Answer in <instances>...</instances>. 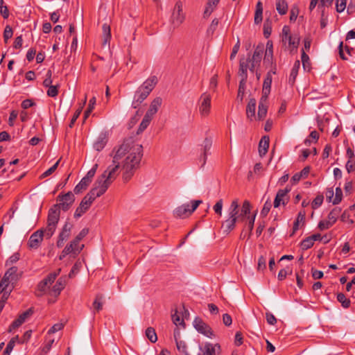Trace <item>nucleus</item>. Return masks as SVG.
<instances>
[{
    "mask_svg": "<svg viewBox=\"0 0 355 355\" xmlns=\"http://www.w3.org/2000/svg\"><path fill=\"white\" fill-rule=\"evenodd\" d=\"M104 296L102 294H97L92 304L93 313L99 312L102 310L103 306Z\"/></svg>",
    "mask_w": 355,
    "mask_h": 355,
    "instance_id": "23",
    "label": "nucleus"
},
{
    "mask_svg": "<svg viewBox=\"0 0 355 355\" xmlns=\"http://www.w3.org/2000/svg\"><path fill=\"white\" fill-rule=\"evenodd\" d=\"M282 42L286 45L288 43V47L291 50L297 49L300 43V36L298 34H291L289 26H284L282 31Z\"/></svg>",
    "mask_w": 355,
    "mask_h": 355,
    "instance_id": "6",
    "label": "nucleus"
},
{
    "mask_svg": "<svg viewBox=\"0 0 355 355\" xmlns=\"http://www.w3.org/2000/svg\"><path fill=\"white\" fill-rule=\"evenodd\" d=\"M4 276L10 281L15 283L18 279L17 268L15 266H10L4 274Z\"/></svg>",
    "mask_w": 355,
    "mask_h": 355,
    "instance_id": "31",
    "label": "nucleus"
},
{
    "mask_svg": "<svg viewBox=\"0 0 355 355\" xmlns=\"http://www.w3.org/2000/svg\"><path fill=\"white\" fill-rule=\"evenodd\" d=\"M60 269L57 272L49 273L45 278L39 282L36 289V295L42 296L43 295H49L57 297L65 286V281L62 277L59 278L54 285H52L60 274Z\"/></svg>",
    "mask_w": 355,
    "mask_h": 355,
    "instance_id": "5",
    "label": "nucleus"
},
{
    "mask_svg": "<svg viewBox=\"0 0 355 355\" xmlns=\"http://www.w3.org/2000/svg\"><path fill=\"white\" fill-rule=\"evenodd\" d=\"M72 227L73 225L71 223H65L58 235V239L56 243L58 248L62 247L64 243L69 238Z\"/></svg>",
    "mask_w": 355,
    "mask_h": 355,
    "instance_id": "14",
    "label": "nucleus"
},
{
    "mask_svg": "<svg viewBox=\"0 0 355 355\" xmlns=\"http://www.w3.org/2000/svg\"><path fill=\"white\" fill-rule=\"evenodd\" d=\"M60 163V160H58L51 168H49L48 170L44 171L41 175L40 178H44L49 175H51L53 173L55 172V171L57 169L58 165Z\"/></svg>",
    "mask_w": 355,
    "mask_h": 355,
    "instance_id": "48",
    "label": "nucleus"
},
{
    "mask_svg": "<svg viewBox=\"0 0 355 355\" xmlns=\"http://www.w3.org/2000/svg\"><path fill=\"white\" fill-rule=\"evenodd\" d=\"M90 182L86 180L85 178H82L80 182L75 187L74 192L78 194L81 193L83 190H85Z\"/></svg>",
    "mask_w": 355,
    "mask_h": 355,
    "instance_id": "37",
    "label": "nucleus"
},
{
    "mask_svg": "<svg viewBox=\"0 0 355 355\" xmlns=\"http://www.w3.org/2000/svg\"><path fill=\"white\" fill-rule=\"evenodd\" d=\"M201 203L202 200H198L191 201V205L183 204L173 211V214L175 217L186 218L190 216Z\"/></svg>",
    "mask_w": 355,
    "mask_h": 355,
    "instance_id": "7",
    "label": "nucleus"
},
{
    "mask_svg": "<svg viewBox=\"0 0 355 355\" xmlns=\"http://www.w3.org/2000/svg\"><path fill=\"white\" fill-rule=\"evenodd\" d=\"M31 314L32 311L31 309L21 313L17 319L13 321L12 324L10 326L8 331L10 332L12 329L18 328L19 326H21Z\"/></svg>",
    "mask_w": 355,
    "mask_h": 355,
    "instance_id": "19",
    "label": "nucleus"
},
{
    "mask_svg": "<svg viewBox=\"0 0 355 355\" xmlns=\"http://www.w3.org/2000/svg\"><path fill=\"white\" fill-rule=\"evenodd\" d=\"M248 64L247 62L243 60L240 61L239 70V76L241 77V80L243 82H246L248 78Z\"/></svg>",
    "mask_w": 355,
    "mask_h": 355,
    "instance_id": "30",
    "label": "nucleus"
},
{
    "mask_svg": "<svg viewBox=\"0 0 355 355\" xmlns=\"http://www.w3.org/2000/svg\"><path fill=\"white\" fill-rule=\"evenodd\" d=\"M276 8L280 15H284L288 10V5L285 0H278L276 3Z\"/></svg>",
    "mask_w": 355,
    "mask_h": 355,
    "instance_id": "36",
    "label": "nucleus"
},
{
    "mask_svg": "<svg viewBox=\"0 0 355 355\" xmlns=\"http://www.w3.org/2000/svg\"><path fill=\"white\" fill-rule=\"evenodd\" d=\"M153 118L150 117V116L145 114L141 123L139 124V128H138V133L142 132L144 131L147 127L150 125V121H152Z\"/></svg>",
    "mask_w": 355,
    "mask_h": 355,
    "instance_id": "34",
    "label": "nucleus"
},
{
    "mask_svg": "<svg viewBox=\"0 0 355 355\" xmlns=\"http://www.w3.org/2000/svg\"><path fill=\"white\" fill-rule=\"evenodd\" d=\"M211 96L207 92H204L200 96L198 104V110L201 116L207 117L211 112Z\"/></svg>",
    "mask_w": 355,
    "mask_h": 355,
    "instance_id": "9",
    "label": "nucleus"
},
{
    "mask_svg": "<svg viewBox=\"0 0 355 355\" xmlns=\"http://www.w3.org/2000/svg\"><path fill=\"white\" fill-rule=\"evenodd\" d=\"M313 244V239L310 236H308L301 242V248L302 250H306L311 248Z\"/></svg>",
    "mask_w": 355,
    "mask_h": 355,
    "instance_id": "46",
    "label": "nucleus"
},
{
    "mask_svg": "<svg viewBox=\"0 0 355 355\" xmlns=\"http://www.w3.org/2000/svg\"><path fill=\"white\" fill-rule=\"evenodd\" d=\"M337 300L340 303H341L343 307L345 309H347L350 306V300L342 293L337 295Z\"/></svg>",
    "mask_w": 355,
    "mask_h": 355,
    "instance_id": "41",
    "label": "nucleus"
},
{
    "mask_svg": "<svg viewBox=\"0 0 355 355\" xmlns=\"http://www.w3.org/2000/svg\"><path fill=\"white\" fill-rule=\"evenodd\" d=\"M185 15L182 11V5L180 2L176 3L173 11L171 23L173 28L179 27L184 21Z\"/></svg>",
    "mask_w": 355,
    "mask_h": 355,
    "instance_id": "10",
    "label": "nucleus"
},
{
    "mask_svg": "<svg viewBox=\"0 0 355 355\" xmlns=\"http://www.w3.org/2000/svg\"><path fill=\"white\" fill-rule=\"evenodd\" d=\"M347 0H336V8L338 12H342L346 8Z\"/></svg>",
    "mask_w": 355,
    "mask_h": 355,
    "instance_id": "53",
    "label": "nucleus"
},
{
    "mask_svg": "<svg viewBox=\"0 0 355 355\" xmlns=\"http://www.w3.org/2000/svg\"><path fill=\"white\" fill-rule=\"evenodd\" d=\"M44 236L48 239L46 234V228L37 230L31 235L28 241V246L31 249H37Z\"/></svg>",
    "mask_w": 355,
    "mask_h": 355,
    "instance_id": "12",
    "label": "nucleus"
},
{
    "mask_svg": "<svg viewBox=\"0 0 355 355\" xmlns=\"http://www.w3.org/2000/svg\"><path fill=\"white\" fill-rule=\"evenodd\" d=\"M269 148V137L264 136L261 138L259 144V153L261 157L264 156Z\"/></svg>",
    "mask_w": 355,
    "mask_h": 355,
    "instance_id": "26",
    "label": "nucleus"
},
{
    "mask_svg": "<svg viewBox=\"0 0 355 355\" xmlns=\"http://www.w3.org/2000/svg\"><path fill=\"white\" fill-rule=\"evenodd\" d=\"M306 213L304 211H300L297 214L296 220L293 224V234H294L298 229L300 223L304 224Z\"/></svg>",
    "mask_w": 355,
    "mask_h": 355,
    "instance_id": "32",
    "label": "nucleus"
},
{
    "mask_svg": "<svg viewBox=\"0 0 355 355\" xmlns=\"http://www.w3.org/2000/svg\"><path fill=\"white\" fill-rule=\"evenodd\" d=\"M108 140L107 135L106 132H101L95 141L94 142L93 147L97 151L102 150Z\"/></svg>",
    "mask_w": 355,
    "mask_h": 355,
    "instance_id": "18",
    "label": "nucleus"
},
{
    "mask_svg": "<svg viewBox=\"0 0 355 355\" xmlns=\"http://www.w3.org/2000/svg\"><path fill=\"white\" fill-rule=\"evenodd\" d=\"M97 167L98 164H94V166L87 172V175L83 178L91 182L93 177L96 173Z\"/></svg>",
    "mask_w": 355,
    "mask_h": 355,
    "instance_id": "56",
    "label": "nucleus"
},
{
    "mask_svg": "<svg viewBox=\"0 0 355 355\" xmlns=\"http://www.w3.org/2000/svg\"><path fill=\"white\" fill-rule=\"evenodd\" d=\"M158 79L155 76H151L147 78L141 85L150 92L156 86Z\"/></svg>",
    "mask_w": 355,
    "mask_h": 355,
    "instance_id": "27",
    "label": "nucleus"
},
{
    "mask_svg": "<svg viewBox=\"0 0 355 355\" xmlns=\"http://www.w3.org/2000/svg\"><path fill=\"white\" fill-rule=\"evenodd\" d=\"M146 336L151 343H154L157 340L156 332L153 327H148L146 329Z\"/></svg>",
    "mask_w": 355,
    "mask_h": 355,
    "instance_id": "40",
    "label": "nucleus"
},
{
    "mask_svg": "<svg viewBox=\"0 0 355 355\" xmlns=\"http://www.w3.org/2000/svg\"><path fill=\"white\" fill-rule=\"evenodd\" d=\"M200 353L198 355H220L221 347L218 343L206 342L199 346Z\"/></svg>",
    "mask_w": 355,
    "mask_h": 355,
    "instance_id": "11",
    "label": "nucleus"
},
{
    "mask_svg": "<svg viewBox=\"0 0 355 355\" xmlns=\"http://www.w3.org/2000/svg\"><path fill=\"white\" fill-rule=\"evenodd\" d=\"M343 198V191L342 189L340 187H336L335 191V196L334 199L332 200V203L334 205H338L339 204Z\"/></svg>",
    "mask_w": 355,
    "mask_h": 355,
    "instance_id": "45",
    "label": "nucleus"
},
{
    "mask_svg": "<svg viewBox=\"0 0 355 355\" xmlns=\"http://www.w3.org/2000/svg\"><path fill=\"white\" fill-rule=\"evenodd\" d=\"M16 342H19V336H16L15 337L12 338L9 343H8L6 349L4 351L5 355H10L12 350L13 349L15 345Z\"/></svg>",
    "mask_w": 355,
    "mask_h": 355,
    "instance_id": "39",
    "label": "nucleus"
},
{
    "mask_svg": "<svg viewBox=\"0 0 355 355\" xmlns=\"http://www.w3.org/2000/svg\"><path fill=\"white\" fill-rule=\"evenodd\" d=\"M103 30V45L106 46L109 44L110 39H111V33H110V26L107 24H104L102 26Z\"/></svg>",
    "mask_w": 355,
    "mask_h": 355,
    "instance_id": "29",
    "label": "nucleus"
},
{
    "mask_svg": "<svg viewBox=\"0 0 355 355\" xmlns=\"http://www.w3.org/2000/svg\"><path fill=\"white\" fill-rule=\"evenodd\" d=\"M250 202L245 200L241 210H239L238 200H234L229 207L228 218L224 221L222 225L224 232L228 234L233 230L237 222L243 221L245 217L250 214Z\"/></svg>",
    "mask_w": 355,
    "mask_h": 355,
    "instance_id": "4",
    "label": "nucleus"
},
{
    "mask_svg": "<svg viewBox=\"0 0 355 355\" xmlns=\"http://www.w3.org/2000/svg\"><path fill=\"white\" fill-rule=\"evenodd\" d=\"M12 35H13L12 28L9 25H7L5 27L4 32H3V40H4L5 43L8 42V40L12 37Z\"/></svg>",
    "mask_w": 355,
    "mask_h": 355,
    "instance_id": "49",
    "label": "nucleus"
},
{
    "mask_svg": "<svg viewBox=\"0 0 355 355\" xmlns=\"http://www.w3.org/2000/svg\"><path fill=\"white\" fill-rule=\"evenodd\" d=\"M84 248V245L79 243L75 239H73L70 243H69L60 255V259H63L66 256L70 255L75 258L77 257Z\"/></svg>",
    "mask_w": 355,
    "mask_h": 355,
    "instance_id": "8",
    "label": "nucleus"
},
{
    "mask_svg": "<svg viewBox=\"0 0 355 355\" xmlns=\"http://www.w3.org/2000/svg\"><path fill=\"white\" fill-rule=\"evenodd\" d=\"M290 191L291 188L286 187L277 191L274 200V207L275 208L279 207L281 205H285L288 202V193Z\"/></svg>",
    "mask_w": 355,
    "mask_h": 355,
    "instance_id": "15",
    "label": "nucleus"
},
{
    "mask_svg": "<svg viewBox=\"0 0 355 355\" xmlns=\"http://www.w3.org/2000/svg\"><path fill=\"white\" fill-rule=\"evenodd\" d=\"M96 105V97L93 96L89 102V105L84 113V119L85 120L91 114Z\"/></svg>",
    "mask_w": 355,
    "mask_h": 355,
    "instance_id": "42",
    "label": "nucleus"
},
{
    "mask_svg": "<svg viewBox=\"0 0 355 355\" xmlns=\"http://www.w3.org/2000/svg\"><path fill=\"white\" fill-rule=\"evenodd\" d=\"M219 1L220 0H208L203 13L205 18L208 17L214 12Z\"/></svg>",
    "mask_w": 355,
    "mask_h": 355,
    "instance_id": "25",
    "label": "nucleus"
},
{
    "mask_svg": "<svg viewBox=\"0 0 355 355\" xmlns=\"http://www.w3.org/2000/svg\"><path fill=\"white\" fill-rule=\"evenodd\" d=\"M52 71L51 70H48V71L46 73V78L43 81V85L45 87H49L52 85L53 80H52Z\"/></svg>",
    "mask_w": 355,
    "mask_h": 355,
    "instance_id": "55",
    "label": "nucleus"
},
{
    "mask_svg": "<svg viewBox=\"0 0 355 355\" xmlns=\"http://www.w3.org/2000/svg\"><path fill=\"white\" fill-rule=\"evenodd\" d=\"M193 326L199 333L205 335V336L208 338H212V336H214L211 328L207 324L204 322L202 319L196 318L193 320Z\"/></svg>",
    "mask_w": 355,
    "mask_h": 355,
    "instance_id": "13",
    "label": "nucleus"
},
{
    "mask_svg": "<svg viewBox=\"0 0 355 355\" xmlns=\"http://www.w3.org/2000/svg\"><path fill=\"white\" fill-rule=\"evenodd\" d=\"M300 64L299 61H296L295 62V64H293V67L291 73H290V77H289L290 81L291 80H292L293 82L295 81V79L298 73V70L300 69Z\"/></svg>",
    "mask_w": 355,
    "mask_h": 355,
    "instance_id": "43",
    "label": "nucleus"
},
{
    "mask_svg": "<svg viewBox=\"0 0 355 355\" xmlns=\"http://www.w3.org/2000/svg\"><path fill=\"white\" fill-rule=\"evenodd\" d=\"M340 211H341V209L340 208H338V207H336V208H334L330 212L329 214H328V216H327V220L331 223V224H334L336 220H337V218L338 217V216L340 215Z\"/></svg>",
    "mask_w": 355,
    "mask_h": 355,
    "instance_id": "33",
    "label": "nucleus"
},
{
    "mask_svg": "<svg viewBox=\"0 0 355 355\" xmlns=\"http://www.w3.org/2000/svg\"><path fill=\"white\" fill-rule=\"evenodd\" d=\"M271 207H272L271 202L269 200H268L265 202L263 207L261 211V215L263 216H267V214H268V212L270 211V210L271 209Z\"/></svg>",
    "mask_w": 355,
    "mask_h": 355,
    "instance_id": "59",
    "label": "nucleus"
},
{
    "mask_svg": "<svg viewBox=\"0 0 355 355\" xmlns=\"http://www.w3.org/2000/svg\"><path fill=\"white\" fill-rule=\"evenodd\" d=\"M268 110V98L261 97L259 103L258 118L263 120L267 114Z\"/></svg>",
    "mask_w": 355,
    "mask_h": 355,
    "instance_id": "20",
    "label": "nucleus"
},
{
    "mask_svg": "<svg viewBox=\"0 0 355 355\" xmlns=\"http://www.w3.org/2000/svg\"><path fill=\"white\" fill-rule=\"evenodd\" d=\"M163 100L161 97H155L151 102L148 110L146 112V114L153 118L156 113L158 112L159 108L162 107Z\"/></svg>",
    "mask_w": 355,
    "mask_h": 355,
    "instance_id": "16",
    "label": "nucleus"
},
{
    "mask_svg": "<svg viewBox=\"0 0 355 355\" xmlns=\"http://www.w3.org/2000/svg\"><path fill=\"white\" fill-rule=\"evenodd\" d=\"M104 176H99L96 180L94 187L83 198L79 207L74 213L75 218L80 217L91 206L92 202L103 195L110 185V180L113 178L112 172L109 173L108 180L103 179Z\"/></svg>",
    "mask_w": 355,
    "mask_h": 355,
    "instance_id": "3",
    "label": "nucleus"
},
{
    "mask_svg": "<svg viewBox=\"0 0 355 355\" xmlns=\"http://www.w3.org/2000/svg\"><path fill=\"white\" fill-rule=\"evenodd\" d=\"M273 53L271 52H265L263 62L266 64L270 65L272 64Z\"/></svg>",
    "mask_w": 355,
    "mask_h": 355,
    "instance_id": "62",
    "label": "nucleus"
},
{
    "mask_svg": "<svg viewBox=\"0 0 355 355\" xmlns=\"http://www.w3.org/2000/svg\"><path fill=\"white\" fill-rule=\"evenodd\" d=\"M88 229H83L79 234L74 238L76 241L80 243L81 240L88 234Z\"/></svg>",
    "mask_w": 355,
    "mask_h": 355,
    "instance_id": "64",
    "label": "nucleus"
},
{
    "mask_svg": "<svg viewBox=\"0 0 355 355\" xmlns=\"http://www.w3.org/2000/svg\"><path fill=\"white\" fill-rule=\"evenodd\" d=\"M266 318L267 322L270 325H274L277 322L276 318L275 317V315L272 313H271L270 312L266 313Z\"/></svg>",
    "mask_w": 355,
    "mask_h": 355,
    "instance_id": "63",
    "label": "nucleus"
},
{
    "mask_svg": "<svg viewBox=\"0 0 355 355\" xmlns=\"http://www.w3.org/2000/svg\"><path fill=\"white\" fill-rule=\"evenodd\" d=\"M256 103V100L254 98H251L246 107L247 117L251 121L253 119H255Z\"/></svg>",
    "mask_w": 355,
    "mask_h": 355,
    "instance_id": "24",
    "label": "nucleus"
},
{
    "mask_svg": "<svg viewBox=\"0 0 355 355\" xmlns=\"http://www.w3.org/2000/svg\"><path fill=\"white\" fill-rule=\"evenodd\" d=\"M266 269V258L261 256L258 259L257 270L264 271Z\"/></svg>",
    "mask_w": 355,
    "mask_h": 355,
    "instance_id": "52",
    "label": "nucleus"
},
{
    "mask_svg": "<svg viewBox=\"0 0 355 355\" xmlns=\"http://www.w3.org/2000/svg\"><path fill=\"white\" fill-rule=\"evenodd\" d=\"M324 197L322 195L317 196L311 203V207L313 209L318 208L323 202Z\"/></svg>",
    "mask_w": 355,
    "mask_h": 355,
    "instance_id": "51",
    "label": "nucleus"
},
{
    "mask_svg": "<svg viewBox=\"0 0 355 355\" xmlns=\"http://www.w3.org/2000/svg\"><path fill=\"white\" fill-rule=\"evenodd\" d=\"M180 334L179 330L175 329L174 331V338L176 343L177 349L180 352L183 353L185 355H189L187 352V345L184 341L180 340Z\"/></svg>",
    "mask_w": 355,
    "mask_h": 355,
    "instance_id": "21",
    "label": "nucleus"
},
{
    "mask_svg": "<svg viewBox=\"0 0 355 355\" xmlns=\"http://www.w3.org/2000/svg\"><path fill=\"white\" fill-rule=\"evenodd\" d=\"M142 157V145L125 141L118 148L113 158V164L109 166L101 176L105 175L104 179L108 180L109 173L112 172L113 178L110 180L111 184L119 175V167H121L123 171V178L125 181H128L139 168Z\"/></svg>",
    "mask_w": 355,
    "mask_h": 355,
    "instance_id": "1",
    "label": "nucleus"
},
{
    "mask_svg": "<svg viewBox=\"0 0 355 355\" xmlns=\"http://www.w3.org/2000/svg\"><path fill=\"white\" fill-rule=\"evenodd\" d=\"M211 146V142L209 139H205L204 141V155L202 157V164L204 165L206 163L207 157L208 152L209 151Z\"/></svg>",
    "mask_w": 355,
    "mask_h": 355,
    "instance_id": "44",
    "label": "nucleus"
},
{
    "mask_svg": "<svg viewBox=\"0 0 355 355\" xmlns=\"http://www.w3.org/2000/svg\"><path fill=\"white\" fill-rule=\"evenodd\" d=\"M20 258V254L19 252L14 253L12 256L9 257V259L6 262V266H10L14 263H16Z\"/></svg>",
    "mask_w": 355,
    "mask_h": 355,
    "instance_id": "54",
    "label": "nucleus"
},
{
    "mask_svg": "<svg viewBox=\"0 0 355 355\" xmlns=\"http://www.w3.org/2000/svg\"><path fill=\"white\" fill-rule=\"evenodd\" d=\"M172 320L173 323L178 326V325H182L184 326V320L180 317V314H178L177 312H175L174 314L172 315Z\"/></svg>",
    "mask_w": 355,
    "mask_h": 355,
    "instance_id": "57",
    "label": "nucleus"
},
{
    "mask_svg": "<svg viewBox=\"0 0 355 355\" xmlns=\"http://www.w3.org/2000/svg\"><path fill=\"white\" fill-rule=\"evenodd\" d=\"M245 84L246 82L240 81L239 89H238V94H237V98H239L241 101H243L244 94H245Z\"/></svg>",
    "mask_w": 355,
    "mask_h": 355,
    "instance_id": "50",
    "label": "nucleus"
},
{
    "mask_svg": "<svg viewBox=\"0 0 355 355\" xmlns=\"http://www.w3.org/2000/svg\"><path fill=\"white\" fill-rule=\"evenodd\" d=\"M271 83L272 78L271 76L268 73L263 81L261 97H265L268 98L270 92Z\"/></svg>",
    "mask_w": 355,
    "mask_h": 355,
    "instance_id": "28",
    "label": "nucleus"
},
{
    "mask_svg": "<svg viewBox=\"0 0 355 355\" xmlns=\"http://www.w3.org/2000/svg\"><path fill=\"white\" fill-rule=\"evenodd\" d=\"M64 325L62 323H56L48 331V335L51 336V334H54L63 328Z\"/></svg>",
    "mask_w": 355,
    "mask_h": 355,
    "instance_id": "61",
    "label": "nucleus"
},
{
    "mask_svg": "<svg viewBox=\"0 0 355 355\" xmlns=\"http://www.w3.org/2000/svg\"><path fill=\"white\" fill-rule=\"evenodd\" d=\"M223 200L220 199L217 201V202L214 206L213 209L216 214L221 216H222V209H223Z\"/></svg>",
    "mask_w": 355,
    "mask_h": 355,
    "instance_id": "58",
    "label": "nucleus"
},
{
    "mask_svg": "<svg viewBox=\"0 0 355 355\" xmlns=\"http://www.w3.org/2000/svg\"><path fill=\"white\" fill-rule=\"evenodd\" d=\"M54 341H55V339L53 338H51V336L47 335V336L46 338L45 344L42 349V352L44 354L48 353L50 351Z\"/></svg>",
    "mask_w": 355,
    "mask_h": 355,
    "instance_id": "38",
    "label": "nucleus"
},
{
    "mask_svg": "<svg viewBox=\"0 0 355 355\" xmlns=\"http://www.w3.org/2000/svg\"><path fill=\"white\" fill-rule=\"evenodd\" d=\"M263 53V46H257L255 49L251 62V65L250 67V70L253 71L254 69L259 65L261 60L262 59Z\"/></svg>",
    "mask_w": 355,
    "mask_h": 355,
    "instance_id": "17",
    "label": "nucleus"
},
{
    "mask_svg": "<svg viewBox=\"0 0 355 355\" xmlns=\"http://www.w3.org/2000/svg\"><path fill=\"white\" fill-rule=\"evenodd\" d=\"M60 87V85L57 84L55 85H51L48 87V90L46 94L50 97H55L58 94V89Z\"/></svg>",
    "mask_w": 355,
    "mask_h": 355,
    "instance_id": "47",
    "label": "nucleus"
},
{
    "mask_svg": "<svg viewBox=\"0 0 355 355\" xmlns=\"http://www.w3.org/2000/svg\"><path fill=\"white\" fill-rule=\"evenodd\" d=\"M14 284L15 283L3 276V277L0 280V293H2L6 290H9L10 286L14 287Z\"/></svg>",
    "mask_w": 355,
    "mask_h": 355,
    "instance_id": "35",
    "label": "nucleus"
},
{
    "mask_svg": "<svg viewBox=\"0 0 355 355\" xmlns=\"http://www.w3.org/2000/svg\"><path fill=\"white\" fill-rule=\"evenodd\" d=\"M333 224H331L327 219L321 220L318 223V228L320 230H324L330 228Z\"/></svg>",
    "mask_w": 355,
    "mask_h": 355,
    "instance_id": "60",
    "label": "nucleus"
},
{
    "mask_svg": "<svg viewBox=\"0 0 355 355\" xmlns=\"http://www.w3.org/2000/svg\"><path fill=\"white\" fill-rule=\"evenodd\" d=\"M148 96L146 94L142 93L139 89H137L134 100L132 103V107L135 109L139 107L140 104L147 98Z\"/></svg>",
    "mask_w": 355,
    "mask_h": 355,
    "instance_id": "22",
    "label": "nucleus"
},
{
    "mask_svg": "<svg viewBox=\"0 0 355 355\" xmlns=\"http://www.w3.org/2000/svg\"><path fill=\"white\" fill-rule=\"evenodd\" d=\"M74 200V195L70 191L63 196L59 195L58 196L59 204L55 205L49 211L47 225L46 227L47 238H51L57 228V225L60 219V209L64 211L68 210Z\"/></svg>",
    "mask_w": 355,
    "mask_h": 355,
    "instance_id": "2",
    "label": "nucleus"
}]
</instances>
